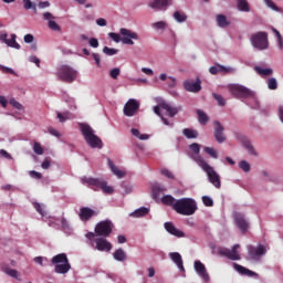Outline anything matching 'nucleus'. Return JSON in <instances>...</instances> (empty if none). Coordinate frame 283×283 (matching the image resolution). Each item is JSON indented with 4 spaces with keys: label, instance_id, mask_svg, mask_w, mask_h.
Here are the masks:
<instances>
[{
    "label": "nucleus",
    "instance_id": "1",
    "mask_svg": "<svg viewBox=\"0 0 283 283\" xmlns=\"http://www.w3.org/2000/svg\"><path fill=\"white\" fill-rule=\"evenodd\" d=\"M82 135L85 138L87 145L95 149H102L104 144L103 140L95 134V130L87 123H80Z\"/></svg>",
    "mask_w": 283,
    "mask_h": 283
},
{
    "label": "nucleus",
    "instance_id": "2",
    "mask_svg": "<svg viewBox=\"0 0 283 283\" xmlns=\"http://www.w3.org/2000/svg\"><path fill=\"white\" fill-rule=\"evenodd\" d=\"M197 210H198V206L193 198H188V197L180 198L177 200L175 205V211L181 216H186V217L193 216Z\"/></svg>",
    "mask_w": 283,
    "mask_h": 283
},
{
    "label": "nucleus",
    "instance_id": "3",
    "mask_svg": "<svg viewBox=\"0 0 283 283\" xmlns=\"http://www.w3.org/2000/svg\"><path fill=\"white\" fill-rule=\"evenodd\" d=\"M108 36L115 42V43H120L123 42L124 45H135L134 41L139 40L138 33L126 29L122 28L120 29V34L115 33V32H109Z\"/></svg>",
    "mask_w": 283,
    "mask_h": 283
},
{
    "label": "nucleus",
    "instance_id": "4",
    "mask_svg": "<svg viewBox=\"0 0 283 283\" xmlns=\"http://www.w3.org/2000/svg\"><path fill=\"white\" fill-rule=\"evenodd\" d=\"M195 163L199 165L200 168H202L206 174H208V180L214 188L220 189L221 188V180L219 174L214 170L212 166H210L207 160H205L201 156L195 157Z\"/></svg>",
    "mask_w": 283,
    "mask_h": 283
},
{
    "label": "nucleus",
    "instance_id": "5",
    "mask_svg": "<svg viewBox=\"0 0 283 283\" xmlns=\"http://www.w3.org/2000/svg\"><path fill=\"white\" fill-rule=\"evenodd\" d=\"M182 109L181 106H171L169 103L167 102H161L159 103V105L154 107L155 114L158 115L159 117H161L164 124L166 126H170V123L167 118H165L161 114V111H165L169 117L174 118L176 115H178V113Z\"/></svg>",
    "mask_w": 283,
    "mask_h": 283
},
{
    "label": "nucleus",
    "instance_id": "6",
    "mask_svg": "<svg viewBox=\"0 0 283 283\" xmlns=\"http://www.w3.org/2000/svg\"><path fill=\"white\" fill-rule=\"evenodd\" d=\"M250 43H252V48L259 51L269 50V46H270L269 33L265 31H259V32L252 33V35H250Z\"/></svg>",
    "mask_w": 283,
    "mask_h": 283
},
{
    "label": "nucleus",
    "instance_id": "7",
    "mask_svg": "<svg viewBox=\"0 0 283 283\" xmlns=\"http://www.w3.org/2000/svg\"><path fill=\"white\" fill-rule=\"evenodd\" d=\"M51 262L55 265V273L57 274H66L71 270V265L65 253L54 255Z\"/></svg>",
    "mask_w": 283,
    "mask_h": 283
},
{
    "label": "nucleus",
    "instance_id": "8",
    "mask_svg": "<svg viewBox=\"0 0 283 283\" xmlns=\"http://www.w3.org/2000/svg\"><path fill=\"white\" fill-rule=\"evenodd\" d=\"M57 77L60 81L71 84L77 78V72L70 65H61L57 70Z\"/></svg>",
    "mask_w": 283,
    "mask_h": 283
},
{
    "label": "nucleus",
    "instance_id": "9",
    "mask_svg": "<svg viewBox=\"0 0 283 283\" xmlns=\"http://www.w3.org/2000/svg\"><path fill=\"white\" fill-rule=\"evenodd\" d=\"M228 92H230L234 98L254 97V93L250 88L240 84H229Z\"/></svg>",
    "mask_w": 283,
    "mask_h": 283
},
{
    "label": "nucleus",
    "instance_id": "10",
    "mask_svg": "<svg viewBox=\"0 0 283 283\" xmlns=\"http://www.w3.org/2000/svg\"><path fill=\"white\" fill-rule=\"evenodd\" d=\"M114 229V223L112 222V220L106 219V220H102L99 221L96 227H95V233L98 237H103V238H108Z\"/></svg>",
    "mask_w": 283,
    "mask_h": 283
},
{
    "label": "nucleus",
    "instance_id": "11",
    "mask_svg": "<svg viewBox=\"0 0 283 283\" xmlns=\"http://www.w3.org/2000/svg\"><path fill=\"white\" fill-rule=\"evenodd\" d=\"M266 254V248L263 244H259L256 247L252 244H248V256L252 261H260L261 256Z\"/></svg>",
    "mask_w": 283,
    "mask_h": 283
},
{
    "label": "nucleus",
    "instance_id": "12",
    "mask_svg": "<svg viewBox=\"0 0 283 283\" xmlns=\"http://www.w3.org/2000/svg\"><path fill=\"white\" fill-rule=\"evenodd\" d=\"M239 249H240L239 243L232 245V249H228V248L219 249V255L226 256V258H228L229 260H232V261H240L241 255L238 251Z\"/></svg>",
    "mask_w": 283,
    "mask_h": 283
},
{
    "label": "nucleus",
    "instance_id": "13",
    "mask_svg": "<svg viewBox=\"0 0 283 283\" xmlns=\"http://www.w3.org/2000/svg\"><path fill=\"white\" fill-rule=\"evenodd\" d=\"M140 108V103L135 98H129L124 106V115L127 117H134Z\"/></svg>",
    "mask_w": 283,
    "mask_h": 283
},
{
    "label": "nucleus",
    "instance_id": "14",
    "mask_svg": "<svg viewBox=\"0 0 283 283\" xmlns=\"http://www.w3.org/2000/svg\"><path fill=\"white\" fill-rule=\"evenodd\" d=\"M82 184L84 186H87L88 188L93 189L94 191H98L102 189V186L104 185V179L101 178H93L84 176L81 179Z\"/></svg>",
    "mask_w": 283,
    "mask_h": 283
},
{
    "label": "nucleus",
    "instance_id": "15",
    "mask_svg": "<svg viewBox=\"0 0 283 283\" xmlns=\"http://www.w3.org/2000/svg\"><path fill=\"white\" fill-rule=\"evenodd\" d=\"M184 88L188 93H195V94L199 93L202 90L200 77H197V82H193L191 80H186L184 82Z\"/></svg>",
    "mask_w": 283,
    "mask_h": 283
},
{
    "label": "nucleus",
    "instance_id": "16",
    "mask_svg": "<svg viewBox=\"0 0 283 283\" xmlns=\"http://www.w3.org/2000/svg\"><path fill=\"white\" fill-rule=\"evenodd\" d=\"M97 212L90 207H82L78 212V217L82 222H88L92 218L97 217Z\"/></svg>",
    "mask_w": 283,
    "mask_h": 283
},
{
    "label": "nucleus",
    "instance_id": "17",
    "mask_svg": "<svg viewBox=\"0 0 283 283\" xmlns=\"http://www.w3.org/2000/svg\"><path fill=\"white\" fill-rule=\"evenodd\" d=\"M213 125H214V139H217V143L223 144L227 140L223 125L219 120H214Z\"/></svg>",
    "mask_w": 283,
    "mask_h": 283
},
{
    "label": "nucleus",
    "instance_id": "18",
    "mask_svg": "<svg viewBox=\"0 0 283 283\" xmlns=\"http://www.w3.org/2000/svg\"><path fill=\"white\" fill-rule=\"evenodd\" d=\"M234 222L237 223V227H239V230H241V233L248 232L249 221L244 218L242 213H237V216H234Z\"/></svg>",
    "mask_w": 283,
    "mask_h": 283
},
{
    "label": "nucleus",
    "instance_id": "19",
    "mask_svg": "<svg viewBox=\"0 0 283 283\" xmlns=\"http://www.w3.org/2000/svg\"><path fill=\"white\" fill-rule=\"evenodd\" d=\"M96 249L101 252H109L113 245L106 238L101 237L96 239Z\"/></svg>",
    "mask_w": 283,
    "mask_h": 283
},
{
    "label": "nucleus",
    "instance_id": "20",
    "mask_svg": "<svg viewBox=\"0 0 283 283\" xmlns=\"http://www.w3.org/2000/svg\"><path fill=\"white\" fill-rule=\"evenodd\" d=\"M195 271L197 272V274L206 282L210 281V276L207 272V268L206 265H203V263H201V261H197L195 263Z\"/></svg>",
    "mask_w": 283,
    "mask_h": 283
},
{
    "label": "nucleus",
    "instance_id": "21",
    "mask_svg": "<svg viewBox=\"0 0 283 283\" xmlns=\"http://www.w3.org/2000/svg\"><path fill=\"white\" fill-rule=\"evenodd\" d=\"M172 3V0H153L149 2V7L154 10L167 9Z\"/></svg>",
    "mask_w": 283,
    "mask_h": 283
},
{
    "label": "nucleus",
    "instance_id": "22",
    "mask_svg": "<svg viewBox=\"0 0 283 283\" xmlns=\"http://www.w3.org/2000/svg\"><path fill=\"white\" fill-rule=\"evenodd\" d=\"M232 266L234 268V271L239 272V274L241 275H245L248 277H259V274H256V272L248 270V268H243V265H239V263H233Z\"/></svg>",
    "mask_w": 283,
    "mask_h": 283
},
{
    "label": "nucleus",
    "instance_id": "23",
    "mask_svg": "<svg viewBox=\"0 0 283 283\" xmlns=\"http://www.w3.org/2000/svg\"><path fill=\"white\" fill-rule=\"evenodd\" d=\"M165 228L167 232H169L170 234L177 238H185V232L179 230L172 222L170 221L165 222Z\"/></svg>",
    "mask_w": 283,
    "mask_h": 283
},
{
    "label": "nucleus",
    "instance_id": "24",
    "mask_svg": "<svg viewBox=\"0 0 283 283\" xmlns=\"http://www.w3.org/2000/svg\"><path fill=\"white\" fill-rule=\"evenodd\" d=\"M170 259L177 264V266L181 271H185L182 256H181V254L179 252H171L170 253Z\"/></svg>",
    "mask_w": 283,
    "mask_h": 283
},
{
    "label": "nucleus",
    "instance_id": "25",
    "mask_svg": "<svg viewBox=\"0 0 283 283\" xmlns=\"http://www.w3.org/2000/svg\"><path fill=\"white\" fill-rule=\"evenodd\" d=\"M178 201V199H176L172 195H165L163 198H161V202L165 205V206H168V207H172V209L175 210V206H176V202Z\"/></svg>",
    "mask_w": 283,
    "mask_h": 283
},
{
    "label": "nucleus",
    "instance_id": "26",
    "mask_svg": "<svg viewBox=\"0 0 283 283\" xmlns=\"http://www.w3.org/2000/svg\"><path fill=\"white\" fill-rule=\"evenodd\" d=\"M108 166L112 169L113 174L119 179L124 178V176L126 175L125 171L120 170L117 166H115L112 159H108Z\"/></svg>",
    "mask_w": 283,
    "mask_h": 283
},
{
    "label": "nucleus",
    "instance_id": "27",
    "mask_svg": "<svg viewBox=\"0 0 283 283\" xmlns=\"http://www.w3.org/2000/svg\"><path fill=\"white\" fill-rule=\"evenodd\" d=\"M237 9L240 12L249 13L251 11L248 0H237Z\"/></svg>",
    "mask_w": 283,
    "mask_h": 283
},
{
    "label": "nucleus",
    "instance_id": "28",
    "mask_svg": "<svg viewBox=\"0 0 283 283\" xmlns=\"http://www.w3.org/2000/svg\"><path fill=\"white\" fill-rule=\"evenodd\" d=\"M243 148L248 150L251 156L258 157V151L249 139H243Z\"/></svg>",
    "mask_w": 283,
    "mask_h": 283
},
{
    "label": "nucleus",
    "instance_id": "29",
    "mask_svg": "<svg viewBox=\"0 0 283 283\" xmlns=\"http://www.w3.org/2000/svg\"><path fill=\"white\" fill-rule=\"evenodd\" d=\"M149 212V209L146 208V207H140L138 209H136L135 211H133L130 213V217H134V218H143L145 216H147Z\"/></svg>",
    "mask_w": 283,
    "mask_h": 283
},
{
    "label": "nucleus",
    "instance_id": "30",
    "mask_svg": "<svg viewBox=\"0 0 283 283\" xmlns=\"http://www.w3.org/2000/svg\"><path fill=\"white\" fill-rule=\"evenodd\" d=\"M114 259L118 262H125L127 260V254L124 249L119 248L114 252Z\"/></svg>",
    "mask_w": 283,
    "mask_h": 283
},
{
    "label": "nucleus",
    "instance_id": "31",
    "mask_svg": "<svg viewBox=\"0 0 283 283\" xmlns=\"http://www.w3.org/2000/svg\"><path fill=\"white\" fill-rule=\"evenodd\" d=\"M230 22L227 20L224 14H217V25L221 29L228 28Z\"/></svg>",
    "mask_w": 283,
    "mask_h": 283
},
{
    "label": "nucleus",
    "instance_id": "32",
    "mask_svg": "<svg viewBox=\"0 0 283 283\" xmlns=\"http://www.w3.org/2000/svg\"><path fill=\"white\" fill-rule=\"evenodd\" d=\"M254 72L260 76H271L273 74L272 69H264L262 66H254Z\"/></svg>",
    "mask_w": 283,
    "mask_h": 283
},
{
    "label": "nucleus",
    "instance_id": "33",
    "mask_svg": "<svg viewBox=\"0 0 283 283\" xmlns=\"http://www.w3.org/2000/svg\"><path fill=\"white\" fill-rule=\"evenodd\" d=\"M197 118L199 119V124L203 126L207 125L209 122V116L206 113H203L202 109H197Z\"/></svg>",
    "mask_w": 283,
    "mask_h": 283
},
{
    "label": "nucleus",
    "instance_id": "34",
    "mask_svg": "<svg viewBox=\"0 0 283 283\" xmlns=\"http://www.w3.org/2000/svg\"><path fill=\"white\" fill-rule=\"evenodd\" d=\"M15 40H17V35L15 34H11V39H8L6 44L9 48H12V49H15V50H20L21 45Z\"/></svg>",
    "mask_w": 283,
    "mask_h": 283
},
{
    "label": "nucleus",
    "instance_id": "35",
    "mask_svg": "<svg viewBox=\"0 0 283 283\" xmlns=\"http://www.w3.org/2000/svg\"><path fill=\"white\" fill-rule=\"evenodd\" d=\"M184 135L188 139H196L198 137V132L191 128H185Z\"/></svg>",
    "mask_w": 283,
    "mask_h": 283
},
{
    "label": "nucleus",
    "instance_id": "36",
    "mask_svg": "<svg viewBox=\"0 0 283 283\" xmlns=\"http://www.w3.org/2000/svg\"><path fill=\"white\" fill-rule=\"evenodd\" d=\"M166 191H167L166 187H164V186H161L159 184H155L153 186V192H154L155 197H159L160 193H164Z\"/></svg>",
    "mask_w": 283,
    "mask_h": 283
},
{
    "label": "nucleus",
    "instance_id": "37",
    "mask_svg": "<svg viewBox=\"0 0 283 283\" xmlns=\"http://www.w3.org/2000/svg\"><path fill=\"white\" fill-rule=\"evenodd\" d=\"M212 98H214V101H217V104H219V106L224 107L227 105V99L218 93H212Z\"/></svg>",
    "mask_w": 283,
    "mask_h": 283
},
{
    "label": "nucleus",
    "instance_id": "38",
    "mask_svg": "<svg viewBox=\"0 0 283 283\" xmlns=\"http://www.w3.org/2000/svg\"><path fill=\"white\" fill-rule=\"evenodd\" d=\"M272 32L274 33L275 38H276V42H277V48L279 50H283V36L282 34L280 33L279 30L276 29H272Z\"/></svg>",
    "mask_w": 283,
    "mask_h": 283
},
{
    "label": "nucleus",
    "instance_id": "39",
    "mask_svg": "<svg viewBox=\"0 0 283 283\" xmlns=\"http://www.w3.org/2000/svg\"><path fill=\"white\" fill-rule=\"evenodd\" d=\"M174 18L178 23H184L187 21V14L180 11L174 13Z\"/></svg>",
    "mask_w": 283,
    "mask_h": 283
},
{
    "label": "nucleus",
    "instance_id": "40",
    "mask_svg": "<svg viewBox=\"0 0 283 283\" xmlns=\"http://www.w3.org/2000/svg\"><path fill=\"white\" fill-rule=\"evenodd\" d=\"M132 134L140 140H147L149 138L148 134H140L137 128H132Z\"/></svg>",
    "mask_w": 283,
    "mask_h": 283
},
{
    "label": "nucleus",
    "instance_id": "41",
    "mask_svg": "<svg viewBox=\"0 0 283 283\" xmlns=\"http://www.w3.org/2000/svg\"><path fill=\"white\" fill-rule=\"evenodd\" d=\"M24 9L25 10H33V12L36 14V6L31 0H23Z\"/></svg>",
    "mask_w": 283,
    "mask_h": 283
},
{
    "label": "nucleus",
    "instance_id": "42",
    "mask_svg": "<svg viewBox=\"0 0 283 283\" xmlns=\"http://www.w3.org/2000/svg\"><path fill=\"white\" fill-rule=\"evenodd\" d=\"M57 118L60 123H65L67 119H72V114L70 112L57 113Z\"/></svg>",
    "mask_w": 283,
    "mask_h": 283
},
{
    "label": "nucleus",
    "instance_id": "43",
    "mask_svg": "<svg viewBox=\"0 0 283 283\" xmlns=\"http://www.w3.org/2000/svg\"><path fill=\"white\" fill-rule=\"evenodd\" d=\"M101 190H103L105 195H113L114 192V188L112 186H108L106 180H104Z\"/></svg>",
    "mask_w": 283,
    "mask_h": 283
},
{
    "label": "nucleus",
    "instance_id": "44",
    "mask_svg": "<svg viewBox=\"0 0 283 283\" xmlns=\"http://www.w3.org/2000/svg\"><path fill=\"white\" fill-rule=\"evenodd\" d=\"M239 168H241V170H243V172H250L251 171V165L247 160L239 161Z\"/></svg>",
    "mask_w": 283,
    "mask_h": 283
},
{
    "label": "nucleus",
    "instance_id": "45",
    "mask_svg": "<svg viewBox=\"0 0 283 283\" xmlns=\"http://www.w3.org/2000/svg\"><path fill=\"white\" fill-rule=\"evenodd\" d=\"M268 88L270 91H276L277 90V81L275 77L268 78Z\"/></svg>",
    "mask_w": 283,
    "mask_h": 283
},
{
    "label": "nucleus",
    "instance_id": "46",
    "mask_svg": "<svg viewBox=\"0 0 283 283\" xmlns=\"http://www.w3.org/2000/svg\"><path fill=\"white\" fill-rule=\"evenodd\" d=\"M118 49H114V48H108V46H105L103 49V53L106 54L107 56H114L118 53Z\"/></svg>",
    "mask_w": 283,
    "mask_h": 283
},
{
    "label": "nucleus",
    "instance_id": "47",
    "mask_svg": "<svg viewBox=\"0 0 283 283\" xmlns=\"http://www.w3.org/2000/svg\"><path fill=\"white\" fill-rule=\"evenodd\" d=\"M33 150L36 155L42 156L44 154V148L42 147V145L38 142H34L33 145Z\"/></svg>",
    "mask_w": 283,
    "mask_h": 283
},
{
    "label": "nucleus",
    "instance_id": "48",
    "mask_svg": "<svg viewBox=\"0 0 283 283\" xmlns=\"http://www.w3.org/2000/svg\"><path fill=\"white\" fill-rule=\"evenodd\" d=\"M203 151H206V154H208L210 157L218 159V153L214 148L212 147H203Z\"/></svg>",
    "mask_w": 283,
    "mask_h": 283
},
{
    "label": "nucleus",
    "instance_id": "49",
    "mask_svg": "<svg viewBox=\"0 0 283 283\" xmlns=\"http://www.w3.org/2000/svg\"><path fill=\"white\" fill-rule=\"evenodd\" d=\"M263 2H265V6L272 9V11L280 12V8L274 3L273 0H263Z\"/></svg>",
    "mask_w": 283,
    "mask_h": 283
},
{
    "label": "nucleus",
    "instance_id": "50",
    "mask_svg": "<svg viewBox=\"0 0 283 283\" xmlns=\"http://www.w3.org/2000/svg\"><path fill=\"white\" fill-rule=\"evenodd\" d=\"M10 105L18 111H23V105L20 102H18L15 98L10 99Z\"/></svg>",
    "mask_w": 283,
    "mask_h": 283
},
{
    "label": "nucleus",
    "instance_id": "51",
    "mask_svg": "<svg viewBox=\"0 0 283 283\" xmlns=\"http://www.w3.org/2000/svg\"><path fill=\"white\" fill-rule=\"evenodd\" d=\"M49 28H50V30H52L54 32H60L61 31V27L53 20L49 21Z\"/></svg>",
    "mask_w": 283,
    "mask_h": 283
},
{
    "label": "nucleus",
    "instance_id": "52",
    "mask_svg": "<svg viewBox=\"0 0 283 283\" xmlns=\"http://www.w3.org/2000/svg\"><path fill=\"white\" fill-rule=\"evenodd\" d=\"M153 28L156 30H165L167 28V23L165 21H158L153 23Z\"/></svg>",
    "mask_w": 283,
    "mask_h": 283
},
{
    "label": "nucleus",
    "instance_id": "53",
    "mask_svg": "<svg viewBox=\"0 0 283 283\" xmlns=\"http://www.w3.org/2000/svg\"><path fill=\"white\" fill-rule=\"evenodd\" d=\"M119 75H120V69H119V67H114V69H112L111 72H109V76H111L113 80H117Z\"/></svg>",
    "mask_w": 283,
    "mask_h": 283
},
{
    "label": "nucleus",
    "instance_id": "54",
    "mask_svg": "<svg viewBox=\"0 0 283 283\" xmlns=\"http://www.w3.org/2000/svg\"><path fill=\"white\" fill-rule=\"evenodd\" d=\"M201 200H203V206L206 207H213V199L209 196L201 197Z\"/></svg>",
    "mask_w": 283,
    "mask_h": 283
},
{
    "label": "nucleus",
    "instance_id": "55",
    "mask_svg": "<svg viewBox=\"0 0 283 283\" xmlns=\"http://www.w3.org/2000/svg\"><path fill=\"white\" fill-rule=\"evenodd\" d=\"M189 148L195 153V155L200 154V144L192 143V144H190Z\"/></svg>",
    "mask_w": 283,
    "mask_h": 283
},
{
    "label": "nucleus",
    "instance_id": "56",
    "mask_svg": "<svg viewBox=\"0 0 283 283\" xmlns=\"http://www.w3.org/2000/svg\"><path fill=\"white\" fill-rule=\"evenodd\" d=\"M122 188L124 189L125 195H128L133 191V187L127 182H123Z\"/></svg>",
    "mask_w": 283,
    "mask_h": 283
},
{
    "label": "nucleus",
    "instance_id": "57",
    "mask_svg": "<svg viewBox=\"0 0 283 283\" xmlns=\"http://www.w3.org/2000/svg\"><path fill=\"white\" fill-rule=\"evenodd\" d=\"M233 72V69L232 67H227L224 65H220L219 64V73H226V74H229V73H232Z\"/></svg>",
    "mask_w": 283,
    "mask_h": 283
},
{
    "label": "nucleus",
    "instance_id": "58",
    "mask_svg": "<svg viewBox=\"0 0 283 283\" xmlns=\"http://www.w3.org/2000/svg\"><path fill=\"white\" fill-rule=\"evenodd\" d=\"M34 209L41 214V216H45V211L42 208V205L39 202H33Z\"/></svg>",
    "mask_w": 283,
    "mask_h": 283
},
{
    "label": "nucleus",
    "instance_id": "59",
    "mask_svg": "<svg viewBox=\"0 0 283 283\" xmlns=\"http://www.w3.org/2000/svg\"><path fill=\"white\" fill-rule=\"evenodd\" d=\"M30 176H31V178L36 179V180L42 179V174L39 171H35V170H30Z\"/></svg>",
    "mask_w": 283,
    "mask_h": 283
},
{
    "label": "nucleus",
    "instance_id": "60",
    "mask_svg": "<svg viewBox=\"0 0 283 283\" xmlns=\"http://www.w3.org/2000/svg\"><path fill=\"white\" fill-rule=\"evenodd\" d=\"M161 174H163L164 176H166L167 178H169V179H174V178H175V176L172 175V172H171L169 169H167V168L163 169V170H161Z\"/></svg>",
    "mask_w": 283,
    "mask_h": 283
},
{
    "label": "nucleus",
    "instance_id": "61",
    "mask_svg": "<svg viewBox=\"0 0 283 283\" xmlns=\"http://www.w3.org/2000/svg\"><path fill=\"white\" fill-rule=\"evenodd\" d=\"M61 222H62V229L64 231L70 230L69 221L64 217H62Z\"/></svg>",
    "mask_w": 283,
    "mask_h": 283
},
{
    "label": "nucleus",
    "instance_id": "62",
    "mask_svg": "<svg viewBox=\"0 0 283 283\" xmlns=\"http://www.w3.org/2000/svg\"><path fill=\"white\" fill-rule=\"evenodd\" d=\"M90 45L93 48V49H97L99 46V42L96 38H92L90 40Z\"/></svg>",
    "mask_w": 283,
    "mask_h": 283
},
{
    "label": "nucleus",
    "instance_id": "63",
    "mask_svg": "<svg viewBox=\"0 0 283 283\" xmlns=\"http://www.w3.org/2000/svg\"><path fill=\"white\" fill-rule=\"evenodd\" d=\"M33 41H34V36L32 34L29 33V34L24 35V42L27 44H31V43H33Z\"/></svg>",
    "mask_w": 283,
    "mask_h": 283
},
{
    "label": "nucleus",
    "instance_id": "64",
    "mask_svg": "<svg viewBox=\"0 0 283 283\" xmlns=\"http://www.w3.org/2000/svg\"><path fill=\"white\" fill-rule=\"evenodd\" d=\"M6 273L10 275L11 277L18 279V272L17 270H6Z\"/></svg>",
    "mask_w": 283,
    "mask_h": 283
}]
</instances>
